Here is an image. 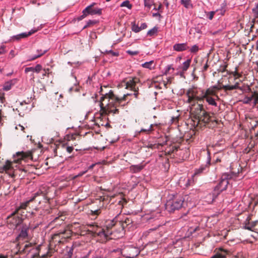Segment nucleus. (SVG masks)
I'll return each instance as SVG.
<instances>
[{
    "label": "nucleus",
    "mask_w": 258,
    "mask_h": 258,
    "mask_svg": "<svg viewBox=\"0 0 258 258\" xmlns=\"http://www.w3.org/2000/svg\"><path fill=\"white\" fill-rule=\"evenodd\" d=\"M186 95L188 98L186 102L191 105L190 113L194 126L199 128L204 126L213 128L217 125L218 121L215 119L213 120L209 113L204 108L203 105L198 103L205 100L209 105L217 106V102L208 96L207 89L192 87L187 90Z\"/></svg>",
    "instance_id": "1"
},
{
    "label": "nucleus",
    "mask_w": 258,
    "mask_h": 258,
    "mask_svg": "<svg viewBox=\"0 0 258 258\" xmlns=\"http://www.w3.org/2000/svg\"><path fill=\"white\" fill-rule=\"evenodd\" d=\"M128 95H129V94L127 93L123 94V96L116 97L111 90H110L108 93H106L104 95L102 94L99 101L101 111L105 114L111 112L115 113L117 111L116 108L117 105L126 109L127 107L125 106L126 102L124 99ZM126 103H128V102H126Z\"/></svg>",
    "instance_id": "2"
},
{
    "label": "nucleus",
    "mask_w": 258,
    "mask_h": 258,
    "mask_svg": "<svg viewBox=\"0 0 258 258\" xmlns=\"http://www.w3.org/2000/svg\"><path fill=\"white\" fill-rule=\"evenodd\" d=\"M239 83L236 82L234 85H220L219 86H213L207 89V93L208 96L211 98H213L215 101L216 99H219V97L217 95V91L224 89L225 91L227 90H232L235 89H241L239 86Z\"/></svg>",
    "instance_id": "3"
},
{
    "label": "nucleus",
    "mask_w": 258,
    "mask_h": 258,
    "mask_svg": "<svg viewBox=\"0 0 258 258\" xmlns=\"http://www.w3.org/2000/svg\"><path fill=\"white\" fill-rule=\"evenodd\" d=\"M142 83L139 78L137 77H130V97L134 96L136 99L139 98L140 95L139 92V87H141Z\"/></svg>",
    "instance_id": "4"
},
{
    "label": "nucleus",
    "mask_w": 258,
    "mask_h": 258,
    "mask_svg": "<svg viewBox=\"0 0 258 258\" xmlns=\"http://www.w3.org/2000/svg\"><path fill=\"white\" fill-rule=\"evenodd\" d=\"M183 204V199L182 197L174 199L172 201H169L166 204V209L170 212L181 208Z\"/></svg>",
    "instance_id": "5"
},
{
    "label": "nucleus",
    "mask_w": 258,
    "mask_h": 258,
    "mask_svg": "<svg viewBox=\"0 0 258 258\" xmlns=\"http://www.w3.org/2000/svg\"><path fill=\"white\" fill-rule=\"evenodd\" d=\"M16 212H13L7 218V222L11 228H16L23 222V219L20 216L16 215Z\"/></svg>",
    "instance_id": "6"
},
{
    "label": "nucleus",
    "mask_w": 258,
    "mask_h": 258,
    "mask_svg": "<svg viewBox=\"0 0 258 258\" xmlns=\"http://www.w3.org/2000/svg\"><path fill=\"white\" fill-rule=\"evenodd\" d=\"M95 5V3H93L92 4L87 6L83 11V15L81 16V19L84 18L88 15H100L102 13V9L100 8H93V6Z\"/></svg>",
    "instance_id": "7"
},
{
    "label": "nucleus",
    "mask_w": 258,
    "mask_h": 258,
    "mask_svg": "<svg viewBox=\"0 0 258 258\" xmlns=\"http://www.w3.org/2000/svg\"><path fill=\"white\" fill-rule=\"evenodd\" d=\"M232 178V176L228 173L223 174L221 177L220 181L217 186V188L220 191H222L227 189L229 184V180Z\"/></svg>",
    "instance_id": "8"
},
{
    "label": "nucleus",
    "mask_w": 258,
    "mask_h": 258,
    "mask_svg": "<svg viewBox=\"0 0 258 258\" xmlns=\"http://www.w3.org/2000/svg\"><path fill=\"white\" fill-rule=\"evenodd\" d=\"M29 230V226L26 224H23L20 228V232L16 237V240L19 241L29 239L28 231Z\"/></svg>",
    "instance_id": "9"
},
{
    "label": "nucleus",
    "mask_w": 258,
    "mask_h": 258,
    "mask_svg": "<svg viewBox=\"0 0 258 258\" xmlns=\"http://www.w3.org/2000/svg\"><path fill=\"white\" fill-rule=\"evenodd\" d=\"M17 159H15V161L16 162H21L22 160L26 161L28 159L32 158V155L31 152H19L16 154Z\"/></svg>",
    "instance_id": "10"
},
{
    "label": "nucleus",
    "mask_w": 258,
    "mask_h": 258,
    "mask_svg": "<svg viewBox=\"0 0 258 258\" xmlns=\"http://www.w3.org/2000/svg\"><path fill=\"white\" fill-rule=\"evenodd\" d=\"M14 163L12 162L7 161L5 164L3 166L2 169L6 173L11 175L13 173Z\"/></svg>",
    "instance_id": "11"
},
{
    "label": "nucleus",
    "mask_w": 258,
    "mask_h": 258,
    "mask_svg": "<svg viewBox=\"0 0 258 258\" xmlns=\"http://www.w3.org/2000/svg\"><path fill=\"white\" fill-rule=\"evenodd\" d=\"M17 82V79L10 80L6 82L3 85V89L4 91H8L11 89L12 87Z\"/></svg>",
    "instance_id": "12"
},
{
    "label": "nucleus",
    "mask_w": 258,
    "mask_h": 258,
    "mask_svg": "<svg viewBox=\"0 0 258 258\" xmlns=\"http://www.w3.org/2000/svg\"><path fill=\"white\" fill-rule=\"evenodd\" d=\"M47 49H37L36 50V53L30 56L29 57L28 60L30 61L35 60V59L39 58L44 54L45 53L47 52Z\"/></svg>",
    "instance_id": "13"
},
{
    "label": "nucleus",
    "mask_w": 258,
    "mask_h": 258,
    "mask_svg": "<svg viewBox=\"0 0 258 258\" xmlns=\"http://www.w3.org/2000/svg\"><path fill=\"white\" fill-rule=\"evenodd\" d=\"M179 148V146L178 145H176L175 144H171V145L167 147L165 150V154L167 155H170L172 153H174L175 152L178 150V149Z\"/></svg>",
    "instance_id": "14"
},
{
    "label": "nucleus",
    "mask_w": 258,
    "mask_h": 258,
    "mask_svg": "<svg viewBox=\"0 0 258 258\" xmlns=\"http://www.w3.org/2000/svg\"><path fill=\"white\" fill-rule=\"evenodd\" d=\"M228 251L222 248H220L219 251L211 258H226V255Z\"/></svg>",
    "instance_id": "15"
},
{
    "label": "nucleus",
    "mask_w": 258,
    "mask_h": 258,
    "mask_svg": "<svg viewBox=\"0 0 258 258\" xmlns=\"http://www.w3.org/2000/svg\"><path fill=\"white\" fill-rule=\"evenodd\" d=\"M188 46L186 43H177L174 45V50L177 51H182L187 49Z\"/></svg>",
    "instance_id": "16"
},
{
    "label": "nucleus",
    "mask_w": 258,
    "mask_h": 258,
    "mask_svg": "<svg viewBox=\"0 0 258 258\" xmlns=\"http://www.w3.org/2000/svg\"><path fill=\"white\" fill-rule=\"evenodd\" d=\"M42 70V66L38 64H37L35 67H28L26 68L25 69V72L26 73H27L29 72H36L37 73H38L40 72V71Z\"/></svg>",
    "instance_id": "17"
},
{
    "label": "nucleus",
    "mask_w": 258,
    "mask_h": 258,
    "mask_svg": "<svg viewBox=\"0 0 258 258\" xmlns=\"http://www.w3.org/2000/svg\"><path fill=\"white\" fill-rule=\"evenodd\" d=\"M142 67L144 68L148 69L149 70L154 69L155 67V64L153 60H151L148 62H146L142 64Z\"/></svg>",
    "instance_id": "18"
},
{
    "label": "nucleus",
    "mask_w": 258,
    "mask_h": 258,
    "mask_svg": "<svg viewBox=\"0 0 258 258\" xmlns=\"http://www.w3.org/2000/svg\"><path fill=\"white\" fill-rule=\"evenodd\" d=\"M25 37H27V34L26 33L24 32L12 36L10 40H19L20 39Z\"/></svg>",
    "instance_id": "19"
},
{
    "label": "nucleus",
    "mask_w": 258,
    "mask_h": 258,
    "mask_svg": "<svg viewBox=\"0 0 258 258\" xmlns=\"http://www.w3.org/2000/svg\"><path fill=\"white\" fill-rule=\"evenodd\" d=\"M32 201H33V199H30V200H27V201H26L25 202L22 203L20 204V206L17 208L16 212H18V211L20 209H26V208L28 206L29 204Z\"/></svg>",
    "instance_id": "20"
},
{
    "label": "nucleus",
    "mask_w": 258,
    "mask_h": 258,
    "mask_svg": "<svg viewBox=\"0 0 258 258\" xmlns=\"http://www.w3.org/2000/svg\"><path fill=\"white\" fill-rule=\"evenodd\" d=\"M117 222L116 218L111 220H107L106 222V227L107 229L112 228Z\"/></svg>",
    "instance_id": "21"
},
{
    "label": "nucleus",
    "mask_w": 258,
    "mask_h": 258,
    "mask_svg": "<svg viewBox=\"0 0 258 258\" xmlns=\"http://www.w3.org/2000/svg\"><path fill=\"white\" fill-rule=\"evenodd\" d=\"M210 164V158H208V162L205 165H202L199 169H197L195 171V174H198L202 173L204 170H206L208 165Z\"/></svg>",
    "instance_id": "22"
},
{
    "label": "nucleus",
    "mask_w": 258,
    "mask_h": 258,
    "mask_svg": "<svg viewBox=\"0 0 258 258\" xmlns=\"http://www.w3.org/2000/svg\"><path fill=\"white\" fill-rule=\"evenodd\" d=\"M143 168V166L141 165H132L130 166V171H133V172H138L140 171Z\"/></svg>",
    "instance_id": "23"
},
{
    "label": "nucleus",
    "mask_w": 258,
    "mask_h": 258,
    "mask_svg": "<svg viewBox=\"0 0 258 258\" xmlns=\"http://www.w3.org/2000/svg\"><path fill=\"white\" fill-rule=\"evenodd\" d=\"M191 62V59H188L186 61L183 62L182 67L181 68L182 72H184L187 71L189 68Z\"/></svg>",
    "instance_id": "24"
},
{
    "label": "nucleus",
    "mask_w": 258,
    "mask_h": 258,
    "mask_svg": "<svg viewBox=\"0 0 258 258\" xmlns=\"http://www.w3.org/2000/svg\"><path fill=\"white\" fill-rule=\"evenodd\" d=\"M32 247V243H28V244H26L24 247L22 249V251L23 252H29L31 250V247Z\"/></svg>",
    "instance_id": "25"
},
{
    "label": "nucleus",
    "mask_w": 258,
    "mask_h": 258,
    "mask_svg": "<svg viewBox=\"0 0 258 258\" xmlns=\"http://www.w3.org/2000/svg\"><path fill=\"white\" fill-rule=\"evenodd\" d=\"M180 3L186 8H189L192 6L190 0H181Z\"/></svg>",
    "instance_id": "26"
},
{
    "label": "nucleus",
    "mask_w": 258,
    "mask_h": 258,
    "mask_svg": "<svg viewBox=\"0 0 258 258\" xmlns=\"http://www.w3.org/2000/svg\"><path fill=\"white\" fill-rule=\"evenodd\" d=\"M153 124H150L148 128H142L140 132H146L147 134H150L153 131Z\"/></svg>",
    "instance_id": "27"
},
{
    "label": "nucleus",
    "mask_w": 258,
    "mask_h": 258,
    "mask_svg": "<svg viewBox=\"0 0 258 258\" xmlns=\"http://www.w3.org/2000/svg\"><path fill=\"white\" fill-rule=\"evenodd\" d=\"M132 30L133 31L138 33L141 31L140 26H139V23L137 25L135 24V23H132Z\"/></svg>",
    "instance_id": "28"
},
{
    "label": "nucleus",
    "mask_w": 258,
    "mask_h": 258,
    "mask_svg": "<svg viewBox=\"0 0 258 258\" xmlns=\"http://www.w3.org/2000/svg\"><path fill=\"white\" fill-rule=\"evenodd\" d=\"M158 31L157 28L155 27L152 29L149 30L147 32V35L152 36H153L154 34H156Z\"/></svg>",
    "instance_id": "29"
},
{
    "label": "nucleus",
    "mask_w": 258,
    "mask_h": 258,
    "mask_svg": "<svg viewBox=\"0 0 258 258\" xmlns=\"http://www.w3.org/2000/svg\"><path fill=\"white\" fill-rule=\"evenodd\" d=\"M179 115L177 114L176 115H173L171 117V123H177L179 120Z\"/></svg>",
    "instance_id": "30"
},
{
    "label": "nucleus",
    "mask_w": 258,
    "mask_h": 258,
    "mask_svg": "<svg viewBox=\"0 0 258 258\" xmlns=\"http://www.w3.org/2000/svg\"><path fill=\"white\" fill-rule=\"evenodd\" d=\"M237 70H238L237 68H235V71L234 72H232L231 73V74H232L233 75V76L234 77V78H235L234 79L235 80H236V79L239 78L242 76L240 74H239V73H238L237 72Z\"/></svg>",
    "instance_id": "31"
},
{
    "label": "nucleus",
    "mask_w": 258,
    "mask_h": 258,
    "mask_svg": "<svg viewBox=\"0 0 258 258\" xmlns=\"http://www.w3.org/2000/svg\"><path fill=\"white\" fill-rule=\"evenodd\" d=\"M255 95H257L258 94L256 93V92H254L251 97H247L246 98V100L245 101V103H249L250 102H251L253 99H254L255 98Z\"/></svg>",
    "instance_id": "32"
},
{
    "label": "nucleus",
    "mask_w": 258,
    "mask_h": 258,
    "mask_svg": "<svg viewBox=\"0 0 258 258\" xmlns=\"http://www.w3.org/2000/svg\"><path fill=\"white\" fill-rule=\"evenodd\" d=\"M199 50V46L197 45H194L190 48V51L192 53H196Z\"/></svg>",
    "instance_id": "33"
},
{
    "label": "nucleus",
    "mask_w": 258,
    "mask_h": 258,
    "mask_svg": "<svg viewBox=\"0 0 258 258\" xmlns=\"http://www.w3.org/2000/svg\"><path fill=\"white\" fill-rule=\"evenodd\" d=\"M120 87H125V89H127L129 87V82H122L119 84Z\"/></svg>",
    "instance_id": "34"
},
{
    "label": "nucleus",
    "mask_w": 258,
    "mask_h": 258,
    "mask_svg": "<svg viewBox=\"0 0 258 258\" xmlns=\"http://www.w3.org/2000/svg\"><path fill=\"white\" fill-rule=\"evenodd\" d=\"M255 223H253L252 224L248 223L247 225H246L245 226V228L246 229L249 230H252V229L255 226Z\"/></svg>",
    "instance_id": "35"
},
{
    "label": "nucleus",
    "mask_w": 258,
    "mask_h": 258,
    "mask_svg": "<svg viewBox=\"0 0 258 258\" xmlns=\"http://www.w3.org/2000/svg\"><path fill=\"white\" fill-rule=\"evenodd\" d=\"M164 144L159 143L158 144H150L148 145V147L151 149L158 148L159 146H163Z\"/></svg>",
    "instance_id": "36"
},
{
    "label": "nucleus",
    "mask_w": 258,
    "mask_h": 258,
    "mask_svg": "<svg viewBox=\"0 0 258 258\" xmlns=\"http://www.w3.org/2000/svg\"><path fill=\"white\" fill-rule=\"evenodd\" d=\"M104 52L106 53H110L111 54V55L112 56H117L118 55V52H114L112 50H105Z\"/></svg>",
    "instance_id": "37"
},
{
    "label": "nucleus",
    "mask_w": 258,
    "mask_h": 258,
    "mask_svg": "<svg viewBox=\"0 0 258 258\" xmlns=\"http://www.w3.org/2000/svg\"><path fill=\"white\" fill-rule=\"evenodd\" d=\"M120 6L121 7H126V8L129 9V0L124 1L120 4Z\"/></svg>",
    "instance_id": "38"
},
{
    "label": "nucleus",
    "mask_w": 258,
    "mask_h": 258,
    "mask_svg": "<svg viewBox=\"0 0 258 258\" xmlns=\"http://www.w3.org/2000/svg\"><path fill=\"white\" fill-rule=\"evenodd\" d=\"M152 2L151 0H145L144 5L145 7L150 8L151 6Z\"/></svg>",
    "instance_id": "39"
},
{
    "label": "nucleus",
    "mask_w": 258,
    "mask_h": 258,
    "mask_svg": "<svg viewBox=\"0 0 258 258\" xmlns=\"http://www.w3.org/2000/svg\"><path fill=\"white\" fill-rule=\"evenodd\" d=\"M215 14V12L211 11V12L208 13L207 16L210 20H212L213 18V17H214Z\"/></svg>",
    "instance_id": "40"
},
{
    "label": "nucleus",
    "mask_w": 258,
    "mask_h": 258,
    "mask_svg": "<svg viewBox=\"0 0 258 258\" xmlns=\"http://www.w3.org/2000/svg\"><path fill=\"white\" fill-rule=\"evenodd\" d=\"M101 213L100 209H97L94 211H91V213L93 215H98Z\"/></svg>",
    "instance_id": "41"
},
{
    "label": "nucleus",
    "mask_w": 258,
    "mask_h": 258,
    "mask_svg": "<svg viewBox=\"0 0 258 258\" xmlns=\"http://www.w3.org/2000/svg\"><path fill=\"white\" fill-rule=\"evenodd\" d=\"M37 31V29H32L30 31L25 32L27 34V37L30 36Z\"/></svg>",
    "instance_id": "42"
},
{
    "label": "nucleus",
    "mask_w": 258,
    "mask_h": 258,
    "mask_svg": "<svg viewBox=\"0 0 258 258\" xmlns=\"http://www.w3.org/2000/svg\"><path fill=\"white\" fill-rule=\"evenodd\" d=\"M108 234H109V232L108 233H106L104 229H102L101 231L99 232L98 235L101 236L103 235L105 236H107Z\"/></svg>",
    "instance_id": "43"
},
{
    "label": "nucleus",
    "mask_w": 258,
    "mask_h": 258,
    "mask_svg": "<svg viewBox=\"0 0 258 258\" xmlns=\"http://www.w3.org/2000/svg\"><path fill=\"white\" fill-rule=\"evenodd\" d=\"M42 193V192L41 191H37L35 192L31 199H33V201L37 197L40 196Z\"/></svg>",
    "instance_id": "44"
},
{
    "label": "nucleus",
    "mask_w": 258,
    "mask_h": 258,
    "mask_svg": "<svg viewBox=\"0 0 258 258\" xmlns=\"http://www.w3.org/2000/svg\"><path fill=\"white\" fill-rule=\"evenodd\" d=\"M253 12L256 15H258V4L255 6V7L252 9Z\"/></svg>",
    "instance_id": "45"
},
{
    "label": "nucleus",
    "mask_w": 258,
    "mask_h": 258,
    "mask_svg": "<svg viewBox=\"0 0 258 258\" xmlns=\"http://www.w3.org/2000/svg\"><path fill=\"white\" fill-rule=\"evenodd\" d=\"M147 27V25L146 23H142L140 26L141 31L142 30L145 29Z\"/></svg>",
    "instance_id": "46"
},
{
    "label": "nucleus",
    "mask_w": 258,
    "mask_h": 258,
    "mask_svg": "<svg viewBox=\"0 0 258 258\" xmlns=\"http://www.w3.org/2000/svg\"><path fill=\"white\" fill-rule=\"evenodd\" d=\"M139 52H140V51L138 50H135V51L130 50V55H137L138 53H139Z\"/></svg>",
    "instance_id": "47"
},
{
    "label": "nucleus",
    "mask_w": 258,
    "mask_h": 258,
    "mask_svg": "<svg viewBox=\"0 0 258 258\" xmlns=\"http://www.w3.org/2000/svg\"><path fill=\"white\" fill-rule=\"evenodd\" d=\"M100 164V162H97V163H95L91 164V165H90L88 167V170L92 169L95 167V165H98V164Z\"/></svg>",
    "instance_id": "48"
},
{
    "label": "nucleus",
    "mask_w": 258,
    "mask_h": 258,
    "mask_svg": "<svg viewBox=\"0 0 258 258\" xmlns=\"http://www.w3.org/2000/svg\"><path fill=\"white\" fill-rule=\"evenodd\" d=\"M66 150L69 153H71L73 151L74 148L73 147L68 146L66 148Z\"/></svg>",
    "instance_id": "49"
},
{
    "label": "nucleus",
    "mask_w": 258,
    "mask_h": 258,
    "mask_svg": "<svg viewBox=\"0 0 258 258\" xmlns=\"http://www.w3.org/2000/svg\"><path fill=\"white\" fill-rule=\"evenodd\" d=\"M5 48V46L4 45L0 47V55L4 54L6 52Z\"/></svg>",
    "instance_id": "50"
},
{
    "label": "nucleus",
    "mask_w": 258,
    "mask_h": 258,
    "mask_svg": "<svg viewBox=\"0 0 258 258\" xmlns=\"http://www.w3.org/2000/svg\"><path fill=\"white\" fill-rule=\"evenodd\" d=\"M5 101V94L4 93H2L0 95V101L1 103H3Z\"/></svg>",
    "instance_id": "51"
},
{
    "label": "nucleus",
    "mask_w": 258,
    "mask_h": 258,
    "mask_svg": "<svg viewBox=\"0 0 258 258\" xmlns=\"http://www.w3.org/2000/svg\"><path fill=\"white\" fill-rule=\"evenodd\" d=\"M73 90H75V91L78 92V91H79V89L77 87H76L75 88H74V87H71L69 89V92H72Z\"/></svg>",
    "instance_id": "52"
},
{
    "label": "nucleus",
    "mask_w": 258,
    "mask_h": 258,
    "mask_svg": "<svg viewBox=\"0 0 258 258\" xmlns=\"http://www.w3.org/2000/svg\"><path fill=\"white\" fill-rule=\"evenodd\" d=\"M208 59H207V62L205 64L204 68H203V72H205L207 70L208 68H209V66L208 65Z\"/></svg>",
    "instance_id": "53"
},
{
    "label": "nucleus",
    "mask_w": 258,
    "mask_h": 258,
    "mask_svg": "<svg viewBox=\"0 0 258 258\" xmlns=\"http://www.w3.org/2000/svg\"><path fill=\"white\" fill-rule=\"evenodd\" d=\"M88 171V170H85V171H82V172H80L78 173V174L77 175V176L78 177H80V176H82V175H83L84 174H85Z\"/></svg>",
    "instance_id": "54"
},
{
    "label": "nucleus",
    "mask_w": 258,
    "mask_h": 258,
    "mask_svg": "<svg viewBox=\"0 0 258 258\" xmlns=\"http://www.w3.org/2000/svg\"><path fill=\"white\" fill-rule=\"evenodd\" d=\"M170 69L173 70V68H171V66H168L165 71V74L167 75L169 73Z\"/></svg>",
    "instance_id": "55"
},
{
    "label": "nucleus",
    "mask_w": 258,
    "mask_h": 258,
    "mask_svg": "<svg viewBox=\"0 0 258 258\" xmlns=\"http://www.w3.org/2000/svg\"><path fill=\"white\" fill-rule=\"evenodd\" d=\"M254 103L255 105L257 104V108H258V95H255V100L254 101Z\"/></svg>",
    "instance_id": "56"
},
{
    "label": "nucleus",
    "mask_w": 258,
    "mask_h": 258,
    "mask_svg": "<svg viewBox=\"0 0 258 258\" xmlns=\"http://www.w3.org/2000/svg\"><path fill=\"white\" fill-rule=\"evenodd\" d=\"M164 4H165V5L166 6V7L167 8H168L169 7V3L168 2L167 0H164Z\"/></svg>",
    "instance_id": "57"
},
{
    "label": "nucleus",
    "mask_w": 258,
    "mask_h": 258,
    "mask_svg": "<svg viewBox=\"0 0 258 258\" xmlns=\"http://www.w3.org/2000/svg\"><path fill=\"white\" fill-rule=\"evenodd\" d=\"M168 82H169L170 83H171V82H170V79H167V82L166 83H165V81H164V86H165V87L166 88H167V83H168Z\"/></svg>",
    "instance_id": "58"
},
{
    "label": "nucleus",
    "mask_w": 258,
    "mask_h": 258,
    "mask_svg": "<svg viewBox=\"0 0 258 258\" xmlns=\"http://www.w3.org/2000/svg\"><path fill=\"white\" fill-rule=\"evenodd\" d=\"M10 55H12V57H14L15 56V51L13 50H11L10 52Z\"/></svg>",
    "instance_id": "59"
},
{
    "label": "nucleus",
    "mask_w": 258,
    "mask_h": 258,
    "mask_svg": "<svg viewBox=\"0 0 258 258\" xmlns=\"http://www.w3.org/2000/svg\"><path fill=\"white\" fill-rule=\"evenodd\" d=\"M94 22L93 21H92V20H89L88 22H87V24L88 25H89L90 24H94Z\"/></svg>",
    "instance_id": "60"
},
{
    "label": "nucleus",
    "mask_w": 258,
    "mask_h": 258,
    "mask_svg": "<svg viewBox=\"0 0 258 258\" xmlns=\"http://www.w3.org/2000/svg\"><path fill=\"white\" fill-rule=\"evenodd\" d=\"M154 17L160 16V14L159 13H155L153 14Z\"/></svg>",
    "instance_id": "61"
},
{
    "label": "nucleus",
    "mask_w": 258,
    "mask_h": 258,
    "mask_svg": "<svg viewBox=\"0 0 258 258\" xmlns=\"http://www.w3.org/2000/svg\"><path fill=\"white\" fill-rule=\"evenodd\" d=\"M0 258H7V256H5L3 254H0Z\"/></svg>",
    "instance_id": "62"
},
{
    "label": "nucleus",
    "mask_w": 258,
    "mask_h": 258,
    "mask_svg": "<svg viewBox=\"0 0 258 258\" xmlns=\"http://www.w3.org/2000/svg\"><path fill=\"white\" fill-rule=\"evenodd\" d=\"M220 161H221V160H220V159H219L218 157H217V158H216V160H215V162H216V163H217V162H220Z\"/></svg>",
    "instance_id": "63"
},
{
    "label": "nucleus",
    "mask_w": 258,
    "mask_h": 258,
    "mask_svg": "<svg viewBox=\"0 0 258 258\" xmlns=\"http://www.w3.org/2000/svg\"><path fill=\"white\" fill-rule=\"evenodd\" d=\"M19 126L21 128V130L22 131H23L24 130V127L20 124L19 125Z\"/></svg>",
    "instance_id": "64"
}]
</instances>
